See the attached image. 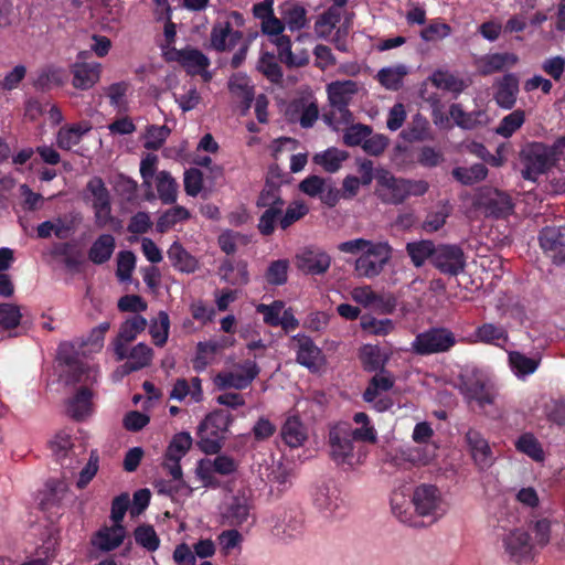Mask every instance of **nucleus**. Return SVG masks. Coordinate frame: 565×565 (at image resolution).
<instances>
[{
    "mask_svg": "<svg viewBox=\"0 0 565 565\" xmlns=\"http://www.w3.org/2000/svg\"><path fill=\"white\" fill-rule=\"evenodd\" d=\"M377 441L375 428H353L348 422H340L329 428V455L338 465L355 467L366 459L367 449L363 443Z\"/></svg>",
    "mask_w": 565,
    "mask_h": 565,
    "instance_id": "f257e3e1",
    "label": "nucleus"
},
{
    "mask_svg": "<svg viewBox=\"0 0 565 565\" xmlns=\"http://www.w3.org/2000/svg\"><path fill=\"white\" fill-rule=\"evenodd\" d=\"M339 252L361 255L354 262V273L359 277L380 276L388 264L393 248L388 243H374V241L356 237L343 241L338 246Z\"/></svg>",
    "mask_w": 565,
    "mask_h": 565,
    "instance_id": "f03ea898",
    "label": "nucleus"
},
{
    "mask_svg": "<svg viewBox=\"0 0 565 565\" xmlns=\"http://www.w3.org/2000/svg\"><path fill=\"white\" fill-rule=\"evenodd\" d=\"M285 205L281 182L266 179L256 196V206L264 210L257 223V231L262 236H273L277 225L281 228V215Z\"/></svg>",
    "mask_w": 565,
    "mask_h": 565,
    "instance_id": "7ed1b4c3",
    "label": "nucleus"
},
{
    "mask_svg": "<svg viewBox=\"0 0 565 565\" xmlns=\"http://www.w3.org/2000/svg\"><path fill=\"white\" fill-rule=\"evenodd\" d=\"M376 195L382 203L387 205H402L411 195H424L429 191L427 181H414V179L396 178L388 170H380L375 174Z\"/></svg>",
    "mask_w": 565,
    "mask_h": 565,
    "instance_id": "20e7f679",
    "label": "nucleus"
},
{
    "mask_svg": "<svg viewBox=\"0 0 565 565\" xmlns=\"http://www.w3.org/2000/svg\"><path fill=\"white\" fill-rule=\"evenodd\" d=\"M458 391L468 403L476 402L480 407L493 405L498 395L492 377L478 366H467L460 372Z\"/></svg>",
    "mask_w": 565,
    "mask_h": 565,
    "instance_id": "39448f33",
    "label": "nucleus"
},
{
    "mask_svg": "<svg viewBox=\"0 0 565 565\" xmlns=\"http://www.w3.org/2000/svg\"><path fill=\"white\" fill-rule=\"evenodd\" d=\"M233 423L232 414L224 409L207 414L198 426V446L205 454H217L222 450L226 434Z\"/></svg>",
    "mask_w": 565,
    "mask_h": 565,
    "instance_id": "423d86ee",
    "label": "nucleus"
},
{
    "mask_svg": "<svg viewBox=\"0 0 565 565\" xmlns=\"http://www.w3.org/2000/svg\"><path fill=\"white\" fill-rule=\"evenodd\" d=\"M456 344V333L444 326H437L416 334L412 342V352L419 356L435 355L449 352Z\"/></svg>",
    "mask_w": 565,
    "mask_h": 565,
    "instance_id": "0eeeda50",
    "label": "nucleus"
},
{
    "mask_svg": "<svg viewBox=\"0 0 565 565\" xmlns=\"http://www.w3.org/2000/svg\"><path fill=\"white\" fill-rule=\"evenodd\" d=\"M519 159L523 167L522 177L533 182L551 168L550 147L542 141H530L524 145L520 150Z\"/></svg>",
    "mask_w": 565,
    "mask_h": 565,
    "instance_id": "6e6552de",
    "label": "nucleus"
},
{
    "mask_svg": "<svg viewBox=\"0 0 565 565\" xmlns=\"http://www.w3.org/2000/svg\"><path fill=\"white\" fill-rule=\"evenodd\" d=\"M473 206L486 217L494 218L508 217L514 210L511 196L497 188H481L475 196Z\"/></svg>",
    "mask_w": 565,
    "mask_h": 565,
    "instance_id": "1a4fd4ad",
    "label": "nucleus"
},
{
    "mask_svg": "<svg viewBox=\"0 0 565 565\" xmlns=\"http://www.w3.org/2000/svg\"><path fill=\"white\" fill-rule=\"evenodd\" d=\"M466 265L467 258L461 245L434 243V267L443 275L458 276L465 271Z\"/></svg>",
    "mask_w": 565,
    "mask_h": 565,
    "instance_id": "9d476101",
    "label": "nucleus"
},
{
    "mask_svg": "<svg viewBox=\"0 0 565 565\" xmlns=\"http://www.w3.org/2000/svg\"><path fill=\"white\" fill-rule=\"evenodd\" d=\"M253 501L246 491H237L236 494L227 499L221 511V523L227 526H242L247 524L249 519L255 521L253 514Z\"/></svg>",
    "mask_w": 565,
    "mask_h": 565,
    "instance_id": "9b49d317",
    "label": "nucleus"
},
{
    "mask_svg": "<svg viewBox=\"0 0 565 565\" xmlns=\"http://www.w3.org/2000/svg\"><path fill=\"white\" fill-rule=\"evenodd\" d=\"M291 348L296 352L297 363L307 367L310 372H318L326 363V356L315 340L306 333H296L291 337Z\"/></svg>",
    "mask_w": 565,
    "mask_h": 565,
    "instance_id": "f8f14e48",
    "label": "nucleus"
},
{
    "mask_svg": "<svg viewBox=\"0 0 565 565\" xmlns=\"http://www.w3.org/2000/svg\"><path fill=\"white\" fill-rule=\"evenodd\" d=\"M412 504L417 514L431 515L434 521L444 513L440 491L431 483H420L415 488Z\"/></svg>",
    "mask_w": 565,
    "mask_h": 565,
    "instance_id": "ddd939ff",
    "label": "nucleus"
},
{
    "mask_svg": "<svg viewBox=\"0 0 565 565\" xmlns=\"http://www.w3.org/2000/svg\"><path fill=\"white\" fill-rule=\"evenodd\" d=\"M331 262L329 253L317 245H307L295 255L296 267L305 275H326Z\"/></svg>",
    "mask_w": 565,
    "mask_h": 565,
    "instance_id": "4468645a",
    "label": "nucleus"
},
{
    "mask_svg": "<svg viewBox=\"0 0 565 565\" xmlns=\"http://www.w3.org/2000/svg\"><path fill=\"white\" fill-rule=\"evenodd\" d=\"M243 372L223 371L214 377V384L218 390H246L253 380L257 379L260 367L254 360H245L241 365Z\"/></svg>",
    "mask_w": 565,
    "mask_h": 565,
    "instance_id": "2eb2a0df",
    "label": "nucleus"
},
{
    "mask_svg": "<svg viewBox=\"0 0 565 565\" xmlns=\"http://www.w3.org/2000/svg\"><path fill=\"white\" fill-rule=\"evenodd\" d=\"M541 248L552 256L555 264L565 262V225L543 227L539 234Z\"/></svg>",
    "mask_w": 565,
    "mask_h": 565,
    "instance_id": "dca6fc26",
    "label": "nucleus"
},
{
    "mask_svg": "<svg viewBox=\"0 0 565 565\" xmlns=\"http://www.w3.org/2000/svg\"><path fill=\"white\" fill-rule=\"evenodd\" d=\"M146 326L147 318L142 316H132L121 322L115 339V354L117 360L121 361L128 356L127 343L136 340L137 335L143 332Z\"/></svg>",
    "mask_w": 565,
    "mask_h": 565,
    "instance_id": "f3484780",
    "label": "nucleus"
},
{
    "mask_svg": "<svg viewBox=\"0 0 565 565\" xmlns=\"http://www.w3.org/2000/svg\"><path fill=\"white\" fill-rule=\"evenodd\" d=\"M291 119H297L302 127H312L319 118V105L312 95L294 98L287 109Z\"/></svg>",
    "mask_w": 565,
    "mask_h": 565,
    "instance_id": "a211bd4d",
    "label": "nucleus"
},
{
    "mask_svg": "<svg viewBox=\"0 0 565 565\" xmlns=\"http://www.w3.org/2000/svg\"><path fill=\"white\" fill-rule=\"evenodd\" d=\"M88 189L94 196V212L96 225L106 226L111 221V202L109 192L100 178L88 182Z\"/></svg>",
    "mask_w": 565,
    "mask_h": 565,
    "instance_id": "6ab92c4d",
    "label": "nucleus"
},
{
    "mask_svg": "<svg viewBox=\"0 0 565 565\" xmlns=\"http://www.w3.org/2000/svg\"><path fill=\"white\" fill-rule=\"evenodd\" d=\"M510 559L515 562L527 561L532 556L533 544L529 532L522 529L512 530L503 540Z\"/></svg>",
    "mask_w": 565,
    "mask_h": 565,
    "instance_id": "aec40b11",
    "label": "nucleus"
},
{
    "mask_svg": "<svg viewBox=\"0 0 565 565\" xmlns=\"http://www.w3.org/2000/svg\"><path fill=\"white\" fill-rule=\"evenodd\" d=\"M242 39L243 32L234 31L230 21L215 22L210 34L211 46L216 52H225V50L236 47Z\"/></svg>",
    "mask_w": 565,
    "mask_h": 565,
    "instance_id": "412c9836",
    "label": "nucleus"
},
{
    "mask_svg": "<svg viewBox=\"0 0 565 565\" xmlns=\"http://www.w3.org/2000/svg\"><path fill=\"white\" fill-rule=\"evenodd\" d=\"M127 536V529L119 525H102L93 534L90 544L100 552H113L122 545Z\"/></svg>",
    "mask_w": 565,
    "mask_h": 565,
    "instance_id": "4be33fe9",
    "label": "nucleus"
},
{
    "mask_svg": "<svg viewBox=\"0 0 565 565\" xmlns=\"http://www.w3.org/2000/svg\"><path fill=\"white\" fill-rule=\"evenodd\" d=\"M50 449L55 460L63 468L73 469L78 459L74 450L73 437L68 433H57L52 440H50Z\"/></svg>",
    "mask_w": 565,
    "mask_h": 565,
    "instance_id": "5701e85b",
    "label": "nucleus"
},
{
    "mask_svg": "<svg viewBox=\"0 0 565 565\" xmlns=\"http://www.w3.org/2000/svg\"><path fill=\"white\" fill-rule=\"evenodd\" d=\"M358 92V84L353 79H343L342 82H332L327 86L329 103L341 114L350 111L348 106Z\"/></svg>",
    "mask_w": 565,
    "mask_h": 565,
    "instance_id": "b1692460",
    "label": "nucleus"
},
{
    "mask_svg": "<svg viewBox=\"0 0 565 565\" xmlns=\"http://www.w3.org/2000/svg\"><path fill=\"white\" fill-rule=\"evenodd\" d=\"M466 440L477 467L481 469L491 467L492 450L484 436L478 429L470 428L466 434Z\"/></svg>",
    "mask_w": 565,
    "mask_h": 565,
    "instance_id": "393cba45",
    "label": "nucleus"
},
{
    "mask_svg": "<svg viewBox=\"0 0 565 565\" xmlns=\"http://www.w3.org/2000/svg\"><path fill=\"white\" fill-rule=\"evenodd\" d=\"M520 79L515 74H505L497 85L495 103L503 109H513L518 102Z\"/></svg>",
    "mask_w": 565,
    "mask_h": 565,
    "instance_id": "a878e982",
    "label": "nucleus"
},
{
    "mask_svg": "<svg viewBox=\"0 0 565 565\" xmlns=\"http://www.w3.org/2000/svg\"><path fill=\"white\" fill-rule=\"evenodd\" d=\"M519 60L516 53L513 52L488 53L480 57L478 68L481 75H491V73L513 67L519 63Z\"/></svg>",
    "mask_w": 565,
    "mask_h": 565,
    "instance_id": "bb28decb",
    "label": "nucleus"
},
{
    "mask_svg": "<svg viewBox=\"0 0 565 565\" xmlns=\"http://www.w3.org/2000/svg\"><path fill=\"white\" fill-rule=\"evenodd\" d=\"M170 60L177 61L190 73H199L210 65V58L199 49H174L170 52Z\"/></svg>",
    "mask_w": 565,
    "mask_h": 565,
    "instance_id": "cd10ccee",
    "label": "nucleus"
},
{
    "mask_svg": "<svg viewBox=\"0 0 565 565\" xmlns=\"http://www.w3.org/2000/svg\"><path fill=\"white\" fill-rule=\"evenodd\" d=\"M282 441L290 448H299L308 438L307 428L298 416H289L280 427Z\"/></svg>",
    "mask_w": 565,
    "mask_h": 565,
    "instance_id": "c85d7f7f",
    "label": "nucleus"
},
{
    "mask_svg": "<svg viewBox=\"0 0 565 565\" xmlns=\"http://www.w3.org/2000/svg\"><path fill=\"white\" fill-rule=\"evenodd\" d=\"M93 392L87 386H81L72 398H68L66 412L75 420H84L92 412Z\"/></svg>",
    "mask_w": 565,
    "mask_h": 565,
    "instance_id": "c756f323",
    "label": "nucleus"
},
{
    "mask_svg": "<svg viewBox=\"0 0 565 565\" xmlns=\"http://www.w3.org/2000/svg\"><path fill=\"white\" fill-rule=\"evenodd\" d=\"M72 85L87 90L95 86L100 78V64L99 63H76L73 68Z\"/></svg>",
    "mask_w": 565,
    "mask_h": 565,
    "instance_id": "7c9ffc66",
    "label": "nucleus"
},
{
    "mask_svg": "<svg viewBox=\"0 0 565 565\" xmlns=\"http://www.w3.org/2000/svg\"><path fill=\"white\" fill-rule=\"evenodd\" d=\"M401 138L408 142L433 140L434 136L428 118L420 113L415 114L407 127L402 129Z\"/></svg>",
    "mask_w": 565,
    "mask_h": 565,
    "instance_id": "2f4dec72",
    "label": "nucleus"
},
{
    "mask_svg": "<svg viewBox=\"0 0 565 565\" xmlns=\"http://www.w3.org/2000/svg\"><path fill=\"white\" fill-rule=\"evenodd\" d=\"M359 359L364 371L376 373L387 364L390 356L377 344H363Z\"/></svg>",
    "mask_w": 565,
    "mask_h": 565,
    "instance_id": "473e14b6",
    "label": "nucleus"
},
{
    "mask_svg": "<svg viewBox=\"0 0 565 565\" xmlns=\"http://www.w3.org/2000/svg\"><path fill=\"white\" fill-rule=\"evenodd\" d=\"M395 377L391 371L386 367L379 370L375 375L369 381L367 386L363 392V398L365 402H374L381 392L391 391L394 387Z\"/></svg>",
    "mask_w": 565,
    "mask_h": 565,
    "instance_id": "72a5a7b5",
    "label": "nucleus"
},
{
    "mask_svg": "<svg viewBox=\"0 0 565 565\" xmlns=\"http://www.w3.org/2000/svg\"><path fill=\"white\" fill-rule=\"evenodd\" d=\"M90 126L87 124H73L61 126L56 134V146L57 148L70 151L73 146L81 142L83 136L89 132Z\"/></svg>",
    "mask_w": 565,
    "mask_h": 565,
    "instance_id": "f704fd0d",
    "label": "nucleus"
},
{
    "mask_svg": "<svg viewBox=\"0 0 565 565\" xmlns=\"http://www.w3.org/2000/svg\"><path fill=\"white\" fill-rule=\"evenodd\" d=\"M116 248V239L109 233H103L92 244L88 250V258L96 265L105 264L111 259Z\"/></svg>",
    "mask_w": 565,
    "mask_h": 565,
    "instance_id": "c9c22d12",
    "label": "nucleus"
},
{
    "mask_svg": "<svg viewBox=\"0 0 565 565\" xmlns=\"http://www.w3.org/2000/svg\"><path fill=\"white\" fill-rule=\"evenodd\" d=\"M127 359V362L121 365L124 373L140 371L152 363L153 349L146 343H138L130 350Z\"/></svg>",
    "mask_w": 565,
    "mask_h": 565,
    "instance_id": "e433bc0d",
    "label": "nucleus"
},
{
    "mask_svg": "<svg viewBox=\"0 0 565 565\" xmlns=\"http://www.w3.org/2000/svg\"><path fill=\"white\" fill-rule=\"evenodd\" d=\"M406 253L417 268L423 267L427 260L434 265L435 243L430 239L412 241L406 244Z\"/></svg>",
    "mask_w": 565,
    "mask_h": 565,
    "instance_id": "4c0bfd02",
    "label": "nucleus"
},
{
    "mask_svg": "<svg viewBox=\"0 0 565 565\" xmlns=\"http://www.w3.org/2000/svg\"><path fill=\"white\" fill-rule=\"evenodd\" d=\"M477 341L484 344L503 345L509 340V332L503 326L483 322L475 329Z\"/></svg>",
    "mask_w": 565,
    "mask_h": 565,
    "instance_id": "58836bf2",
    "label": "nucleus"
},
{
    "mask_svg": "<svg viewBox=\"0 0 565 565\" xmlns=\"http://www.w3.org/2000/svg\"><path fill=\"white\" fill-rule=\"evenodd\" d=\"M170 264L179 271L193 273L198 268V260L185 250L184 246L175 241L168 249Z\"/></svg>",
    "mask_w": 565,
    "mask_h": 565,
    "instance_id": "ea45409f",
    "label": "nucleus"
},
{
    "mask_svg": "<svg viewBox=\"0 0 565 565\" xmlns=\"http://www.w3.org/2000/svg\"><path fill=\"white\" fill-rule=\"evenodd\" d=\"M508 362L513 374L519 379H523V376H527L531 375V373L536 372L540 366L541 359L527 356L522 354L520 351H510L508 353Z\"/></svg>",
    "mask_w": 565,
    "mask_h": 565,
    "instance_id": "a19ab883",
    "label": "nucleus"
},
{
    "mask_svg": "<svg viewBox=\"0 0 565 565\" xmlns=\"http://www.w3.org/2000/svg\"><path fill=\"white\" fill-rule=\"evenodd\" d=\"M349 152L339 150L337 147L327 148L326 151L317 152L313 156V163L323 168L327 172H337L341 169L343 161L348 160Z\"/></svg>",
    "mask_w": 565,
    "mask_h": 565,
    "instance_id": "79ce46f5",
    "label": "nucleus"
},
{
    "mask_svg": "<svg viewBox=\"0 0 565 565\" xmlns=\"http://www.w3.org/2000/svg\"><path fill=\"white\" fill-rule=\"evenodd\" d=\"M67 81V74L65 71L58 67H44L42 68L35 79H33V86L38 90H51L52 87L62 86Z\"/></svg>",
    "mask_w": 565,
    "mask_h": 565,
    "instance_id": "37998d69",
    "label": "nucleus"
},
{
    "mask_svg": "<svg viewBox=\"0 0 565 565\" xmlns=\"http://www.w3.org/2000/svg\"><path fill=\"white\" fill-rule=\"evenodd\" d=\"M271 43L277 47V55L281 63L288 65V67H300L308 63L307 56L305 58H296L292 53V41L288 35L280 33L277 38H273Z\"/></svg>",
    "mask_w": 565,
    "mask_h": 565,
    "instance_id": "c03bdc74",
    "label": "nucleus"
},
{
    "mask_svg": "<svg viewBox=\"0 0 565 565\" xmlns=\"http://www.w3.org/2000/svg\"><path fill=\"white\" fill-rule=\"evenodd\" d=\"M315 505L327 513H333L339 505V490L330 483L319 486L313 494Z\"/></svg>",
    "mask_w": 565,
    "mask_h": 565,
    "instance_id": "a18cd8bd",
    "label": "nucleus"
},
{
    "mask_svg": "<svg viewBox=\"0 0 565 565\" xmlns=\"http://www.w3.org/2000/svg\"><path fill=\"white\" fill-rule=\"evenodd\" d=\"M413 505V497L408 499L405 497L402 491H394L391 497V507L393 513L397 516L401 522L405 524L418 526L417 520H415L412 512H409L411 507Z\"/></svg>",
    "mask_w": 565,
    "mask_h": 565,
    "instance_id": "49530a36",
    "label": "nucleus"
},
{
    "mask_svg": "<svg viewBox=\"0 0 565 565\" xmlns=\"http://www.w3.org/2000/svg\"><path fill=\"white\" fill-rule=\"evenodd\" d=\"M157 190L162 203L170 205L177 202L178 183L169 171H159L157 174Z\"/></svg>",
    "mask_w": 565,
    "mask_h": 565,
    "instance_id": "de8ad7c7",
    "label": "nucleus"
},
{
    "mask_svg": "<svg viewBox=\"0 0 565 565\" xmlns=\"http://www.w3.org/2000/svg\"><path fill=\"white\" fill-rule=\"evenodd\" d=\"M258 70L271 83H281L284 78V71L276 62V57L271 52H263L258 60Z\"/></svg>",
    "mask_w": 565,
    "mask_h": 565,
    "instance_id": "09e8293b",
    "label": "nucleus"
},
{
    "mask_svg": "<svg viewBox=\"0 0 565 565\" xmlns=\"http://www.w3.org/2000/svg\"><path fill=\"white\" fill-rule=\"evenodd\" d=\"M218 344L215 341H199L196 352L192 359V367L196 372H203L209 366Z\"/></svg>",
    "mask_w": 565,
    "mask_h": 565,
    "instance_id": "8fccbe9b",
    "label": "nucleus"
},
{
    "mask_svg": "<svg viewBox=\"0 0 565 565\" xmlns=\"http://www.w3.org/2000/svg\"><path fill=\"white\" fill-rule=\"evenodd\" d=\"M515 447L518 451L526 454L535 461H543L545 459L542 444L532 433L521 435L515 443Z\"/></svg>",
    "mask_w": 565,
    "mask_h": 565,
    "instance_id": "3c124183",
    "label": "nucleus"
},
{
    "mask_svg": "<svg viewBox=\"0 0 565 565\" xmlns=\"http://www.w3.org/2000/svg\"><path fill=\"white\" fill-rule=\"evenodd\" d=\"M407 75V68L404 64H398L395 67H384L377 73V78L382 86L391 90H398L403 79Z\"/></svg>",
    "mask_w": 565,
    "mask_h": 565,
    "instance_id": "603ef678",
    "label": "nucleus"
},
{
    "mask_svg": "<svg viewBox=\"0 0 565 565\" xmlns=\"http://www.w3.org/2000/svg\"><path fill=\"white\" fill-rule=\"evenodd\" d=\"M169 313L164 312V310H160L158 313V319L152 321L149 327V333L153 340V343L159 348H163V345L167 344L169 340Z\"/></svg>",
    "mask_w": 565,
    "mask_h": 565,
    "instance_id": "864d4df0",
    "label": "nucleus"
},
{
    "mask_svg": "<svg viewBox=\"0 0 565 565\" xmlns=\"http://www.w3.org/2000/svg\"><path fill=\"white\" fill-rule=\"evenodd\" d=\"M135 542L148 552H156L160 546V539L151 524H140L134 530Z\"/></svg>",
    "mask_w": 565,
    "mask_h": 565,
    "instance_id": "5fc2aeb1",
    "label": "nucleus"
},
{
    "mask_svg": "<svg viewBox=\"0 0 565 565\" xmlns=\"http://www.w3.org/2000/svg\"><path fill=\"white\" fill-rule=\"evenodd\" d=\"M193 445V439L190 433L181 431L174 435L167 448V458L181 460L182 457L188 454L189 449H191Z\"/></svg>",
    "mask_w": 565,
    "mask_h": 565,
    "instance_id": "6e6d98bb",
    "label": "nucleus"
},
{
    "mask_svg": "<svg viewBox=\"0 0 565 565\" xmlns=\"http://www.w3.org/2000/svg\"><path fill=\"white\" fill-rule=\"evenodd\" d=\"M309 213V206H307L303 201H294L290 202L287 206L285 205L282 209V215L280 218V228L287 230L289 226H292L294 223L303 218L305 215Z\"/></svg>",
    "mask_w": 565,
    "mask_h": 565,
    "instance_id": "4d7b16f0",
    "label": "nucleus"
},
{
    "mask_svg": "<svg viewBox=\"0 0 565 565\" xmlns=\"http://www.w3.org/2000/svg\"><path fill=\"white\" fill-rule=\"evenodd\" d=\"M288 259L271 260L265 271L266 281L270 286H284L288 280Z\"/></svg>",
    "mask_w": 565,
    "mask_h": 565,
    "instance_id": "13d9d810",
    "label": "nucleus"
},
{
    "mask_svg": "<svg viewBox=\"0 0 565 565\" xmlns=\"http://www.w3.org/2000/svg\"><path fill=\"white\" fill-rule=\"evenodd\" d=\"M525 119V110L515 109L512 113L503 117L495 128V132L501 137H511L522 126Z\"/></svg>",
    "mask_w": 565,
    "mask_h": 565,
    "instance_id": "bf43d9fd",
    "label": "nucleus"
},
{
    "mask_svg": "<svg viewBox=\"0 0 565 565\" xmlns=\"http://www.w3.org/2000/svg\"><path fill=\"white\" fill-rule=\"evenodd\" d=\"M284 21L291 32H298L308 23L307 10L303 6L292 4L284 11Z\"/></svg>",
    "mask_w": 565,
    "mask_h": 565,
    "instance_id": "052dcab7",
    "label": "nucleus"
},
{
    "mask_svg": "<svg viewBox=\"0 0 565 565\" xmlns=\"http://www.w3.org/2000/svg\"><path fill=\"white\" fill-rule=\"evenodd\" d=\"M430 81L434 86L445 88V90L452 92L454 94H460V92L465 90L463 79L456 77L454 74H449V72H434Z\"/></svg>",
    "mask_w": 565,
    "mask_h": 565,
    "instance_id": "680f3d73",
    "label": "nucleus"
},
{
    "mask_svg": "<svg viewBox=\"0 0 565 565\" xmlns=\"http://www.w3.org/2000/svg\"><path fill=\"white\" fill-rule=\"evenodd\" d=\"M170 134L171 129H169L167 125L148 126L146 130L145 148L150 149L151 151H158V149L162 148Z\"/></svg>",
    "mask_w": 565,
    "mask_h": 565,
    "instance_id": "e2e57ef3",
    "label": "nucleus"
},
{
    "mask_svg": "<svg viewBox=\"0 0 565 565\" xmlns=\"http://www.w3.org/2000/svg\"><path fill=\"white\" fill-rule=\"evenodd\" d=\"M21 308L13 302L0 303V326L6 330L15 329L21 323Z\"/></svg>",
    "mask_w": 565,
    "mask_h": 565,
    "instance_id": "0e129e2a",
    "label": "nucleus"
},
{
    "mask_svg": "<svg viewBox=\"0 0 565 565\" xmlns=\"http://www.w3.org/2000/svg\"><path fill=\"white\" fill-rule=\"evenodd\" d=\"M372 134V128L369 125L356 124L351 125L344 130L343 142L347 146H359L363 148V142L366 137Z\"/></svg>",
    "mask_w": 565,
    "mask_h": 565,
    "instance_id": "69168bd1",
    "label": "nucleus"
},
{
    "mask_svg": "<svg viewBox=\"0 0 565 565\" xmlns=\"http://www.w3.org/2000/svg\"><path fill=\"white\" fill-rule=\"evenodd\" d=\"M136 268V255L134 252L124 250L119 252L117 257L116 275L119 279H129Z\"/></svg>",
    "mask_w": 565,
    "mask_h": 565,
    "instance_id": "338daca9",
    "label": "nucleus"
},
{
    "mask_svg": "<svg viewBox=\"0 0 565 565\" xmlns=\"http://www.w3.org/2000/svg\"><path fill=\"white\" fill-rule=\"evenodd\" d=\"M203 172L199 168H190L184 173V191L188 195L196 198L203 188Z\"/></svg>",
    "mask_w": 565,
    "mask_h": 565,
    "instance_id": "774afa93",
    "label": "nucleus"
}]
</instances>
